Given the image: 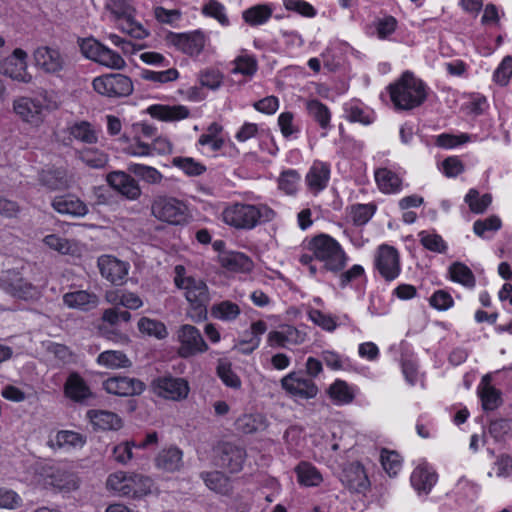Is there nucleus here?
Wrapping results in <instances>:
<instances>
[{
	"label": "nucleus",
	"mask_w": 512,
	"mask_h": 512,
	"mask_svg": "<svg viewBox=\"0 0 512 512\" xmlns=\"http://www.w3.org/2000/svg\"><path fill=\"white\" fill-rule=\"evenodd\" d=\"M391 100L397 109L410 110L421 105L426 97L425 84L411 72L406 71L401 78L389 86Z\"/></svg>",
	"instance_id": "1"
},
{
	"label": "nucleus",
	"mask_w": 512,
	"mask_h": 512,
	"mask_svg": "<svg viewBox=\"0 0 512 512\" xmlns=\"http://www.w3.org/2000/svg\"><path fill=\"white\" fill-rule=\"evenodd\" d=\"M223 221L236 229L250 230L261 222H269L274 219L275 212L266 205L235 204L226 208L223 213Z\"/></svg>",
	"instance_id": "2"
},
{
	"label": "nucleus",
	"mask_w": 512,
	"mask_h": 512,
	"mask_svg": "<svg viewBox=\"0 0 512 512\" xmlns=\"http://www.w3.org/2000/svg\"><path fill=\"white\" fill-rule=\"evenodd\" d=\"M177 287L185 290V297L190 303L189 316L194 321H202L207 317V306L210 295L206 283L193 277H180L174 279Z\"/></svg>",
	"instance_id": "3"
},
{
	"label": "nucleus",
	"mask_w": 512,
	"mask_h": 512,
	"mask_svg": "<svg viewBox=\"0 0 512 512\" xmlns=\"http://www.w3.org/2000/svg\"><path fill=\"white\" fill-rule=\"evenodd\" d=\"M153 481L150 477L139 474L118 471L107 479V486L122 496L142 498L151 493Z\"/></svg>",
	"instance_id": "4"
},
{
	"label": "nucleus",
	"mask_w": 512,
	"mask_h": 512,
	"mask_svg": "<svg viewBox=\"0 0 512 512\" xmlns=\"http://www.w3.org/2000/svg\"><path fill=\"white\" fill-rule=\"evenodd\" d=\"M315 257L325 263L324 268L332 272L341 271L347 262V256L340 244L327 234L315 236L310 241Z\"/></svg>",
	"instance_id": "5"
},
{
	"label": "nucleus",
	"mask_w": 512,
	"mask_h": 512,
	"mask_svg": "<svg viewBox=\"0 0 512 512\" xmlns=\"http://www.w3.org/2000/svg\"><path fill=\"white\" fill-rule=\"evenodd\" d=\"M105 8L115 20L120 21L119 28L135 39L148 36L147 30L134 19L135 9L126 0H107Z\"/></svg>",
	"instance_id": "6"
},
{
	"label": "nucleus",
	"mask_w": 512,
	"mask_h": 512,
	"mask_svg": "<svg viewBox=\"0 0 512 512\" xmlns=\"http://www.w3.org/2000/svg\"><path fill=\"white\" fill-rule=\"evenodd\" d=\"M151 211L157 219L173 225L185 222L187 216V206L173 197H157L152 203Z\"/></svg>",
	"instance_id": "7"
},
{
	"label": "nucleus",
	"mask_w": 512,
	"mask_h": 512,
	"mask_svg": "<svg viewBox=\"0 0 512 512\" xmlns=\"http://www.w3.org/2000/svg\"><path fill=\"white\" fill-rule=\"evenodd\" d=\"M92 84L97 93L108 97H125L133 91L130 78L118 73L97 77Z\"/></svg>",
	"instance_id": "8"
},
{
	"label": "nucleus",
	"mask_w": 512,
	"mask_h": 512,
	"mask_svg": "<svg viewBox=\"0 0 512 512\" xmlns=\"http://www.w3.org/2000/svg\"><path fill=\"white\" fill-rule=\"evenodd\" d=\"M82 53L89 59L101 65L113 69H122L125 66L124 59L116 52L99 43L96 40L88 39L82 42Z\"/></svg>",
	"instance_id": "9"
},
{
	"label": "nucleus",
	"mask_w": 512,
	"mask_h": 512,
	"mask_svg": "<svg viewBox=\"0 0 512 512\" xmlns=\"http://www.w3.org/2000/svg\"><path fill=\"white\" fill-rule=\"evenodd\" d=\"M178 340L181 344L178 349V354L183 358H189L208 350V345L204 341L200 331L192 325L185 324L180 327Z\"/></svg>",
	"instance_id": "10"
},
{
	"label": "nucleus",
	"mask_w": 512,
	"mask_h": 512,
	"mask_svg": "<svg viewBox=\"0 0 512 512\" xmlns=\"http://www.w3.org/2000/svg\"><path fill=\"white\" fill-rule=\"evenodd\" d=\"M151 386L156 395L174 401L185 399L189 393L188 382L183 378L158 377L152 381Z\"/></svg>",
	"instance_id": "11"
},
{
	"label": "nucleus",
	"mask_w": 512,
	"mask_h": 512,
	"mask_svg": "<svg viewBox=\"0 0 512 512\" xmlns=\"http://www.w3.org/2000/svg\"><path fill=\"white\" fill-rule=\"evenodd\" d=\"M26 58L27 53L24 50L15 49L11 56L0 61V74L18 82H31L32 76L27 72Z\"/></svg>",
	"instance_id": "12"
},
{
	"label": "nucleus",
	"mask_w": 512,
	"mask_h": 512,
	"mask_svg": "<svg viewBox=\"0 0 512 512\" xmlns=\"http://www.w3.org/2000/svg\"><path fill=\"white\" fill-rule=\"evenodd\" d=\"M217 465L231 473L239 472L246 457L244 448L231 442H222L217 448Z\"/></svg>",
	"instance_id": "13"
},
{
	"label": "nucleus",
	"mask_w": 512,
	"mask_h": 512,
	"mask_svg": "<svg viewBox=\"0 0 512 512\" xmlns=\"http://www.w3.org/2000/svg\"><path fill=\"white\" fill-rule=\"evenodd\" d=\"M282 388L289 394L302 399L314 398L318 393L315 383L299 372H291L281 380Z\"/></svg>",
	"instance_id": "14"
},
{
	"label": "nucleus",
	"mask_w": 512,
	"mask_h": 512,
	"mask_svg": "<svg viewBox=\"0 0 512 512\" xmlns=\"http://www.w3.org/2000/svg\"><path fill=\"white\" fill-rule=\"evenodd\" d=\"M375 265L381 276L386 280L395 279L400 272L397 250L389 245L380 246L375 259Z\"/></svg>",
	"instance_id": "15"
},
{
	"label": "nucleus",
	"mask_w": 512,
	"mask_h": 512,
	"mask_svg": "<svg viewBox=\"0 0 512 512\" xmlns=\"http://www.w3.org/2000/svg\"><path fill=\"white\" fill-rule=\"evenodd\" d=\"M104 389L117 396L140 395L145 390V384L137 379L126 376H115L103 382Z\"/></svg>",
	"instance_id": "16"
},
{
	"label": "nucleus",
	"mask_w": 512,
	"mask_h": 512,
	"mask_svg": "<svg viewBox=\"0 0 512 512\" xmlns=\"http://www.w3.org/2000/svg\"><path fill=\"white\" fill-rule=\"evenodd\" d=\"M166 40L183 53L189 55H198L203 50L205 44V37L200 31L181 34L170 32L166 36Z\"/></svg>",
	"instance_id": "17"
},
{
	"label": "nucleus",
	"mask_w": 512,
	"mask_h": 512,
	"mask_svg": "<svg viewBox=\"0 0 512 512\" xmlns=\"http://www.w3.org/2000/svg\"><path fill=\"white\" fill-rule=\"evenodd\" d=\"M102 277L114 285H121L128 274V265L110 255H102L97 261Z\"/></svg>",
	"instance_id": "18"
},
{
	"label": "nucleus",
	"mask_w": 512,
	"mask_h": 512,
	"mask_svg": "<svg viewBox=\"0 0 512 512\" xmlns=\"http://www.w3.org/2000/svg\"><path fill=\"white\" fill-rule=\"evenodd\" d=\"M39 183L50 191L65 190L71 185L72 178L64 167L43 169L38 175Z\"/></svg>",
	"instance_id": "19"
},
{
	"label": "nucleus",
	"mask_w": 512,
	"mask_h": 512,
	"mask_svg": "<svg viewBox=\"0 0 512 512\" xmlns=\"http://www.w3.org/2000/svg\"><path fill=\"white\" fill-rule=\"evenodd\" d=\"M340 479L343 485L352 492L362 493L369 487L368 477L359 463H351L345 467Z\"/></svg>",
	"instance_id": "20"
},
{
	"label": "nucleus",
	"mask_w": 512,
	"mask_h": 512,
	"mask_svg": "<svg viewBox=\"0 0 512 512\" xmlns=\"http://www.w3.org/2000/svg\"><path fill=\"white\" fill-rule=\"evenodd\" d=\"M107 181L113 189L130 200H135L141 195L137 181L125 172H111L107 176Z\"/></svg>",
	"instance_id": "21"
},
{
	"label": "nucleus",
	"mask_w": 512,
	"mask_h": 512,
	"mask_svg": "<svg viewBox=\"0 0 512 512\" xmlns=\"http://www.w3.org/2000/svg\"><path fill=\"white\" fill-rule=\"evenodd\" d=\"M13 109L25 122L38 124L42 121L43 105L40 100L29 97H19L14 100Z\"/></svg>",
	"instance_id": "22"
},
{
	"label": "nucleus",
	"mask_w": 512,
	"mask_h": 512,
	"mask_svg": "<svg viewBox=\"0 0 512 512\" xmlns=\"http://www.w3.org/2000/svg\"><path fill=\"white\" fill-rule=\"evenodd\" d=\"M3 285L8 293L20 299L26 300L37 294L36 287L16 271L8 272Z\"/></svg>",
	"instance_id": "23"
},
{
	"label": "nucleus",
	"mask_w": 512,
	"mask_h": 512,
	"mask_svg": "<svg viewBox=\"0 0 512 512\" xmlns=\"http://www.w3.org/2000/svg\"><path fill=\"white\" fill-rule=\"evenodd\" d=\"M36 64L47 73H57L63 69L64 59L59 50L43 46L34 52Z\"/></svg>",
	"instance_id": "24"
},
{
	"label": "nucleus",
	"mask_w": 512,
	"mask_h": 512,
	"mask_svg": "<svg viewBox=\"0 0 512 512\" xmlns=\"http://www.w3.org/2000/svg\"><path fill=\"white\" fill-rule=\"evenodd\" d=\"M52 207L60 214L74 217H81L88 213L86 204L72 195L55 197Z\"/></svg>",
	"instance_id": "25"
},
{
	"label": "nucleus",
	"mask_w": 512,
	"mask_h": 512,
	"mask_svg": "<svg viewBox=\"0 0 512 512\" xmlns=\"http://www.w3.org/2000/svg\"><path fill=\"white\" fill-rule=\"evenodd\" d=\"M329 177V165L323 162H315L307 173L305 181L309 190L317 194L326 188Z\"/></svg>",
	"instance_id": "26"
},
{
	"label": "nucleus",
	"mask_w": 512,
	"mask_h": 512,
	"mask_svg": "<svg viewBox=\"0 0 512 512\" xmlns=\"http://www.w3.org/2000/svg\"><path fill=\"white\" fill-rule=\"evenodd\" d=\"M63 302L69 308L90 310L98 305L99 298L94 293H90L85 290H78L64 294Z\"/></svg>",
	"instance_id": "27"
},
{
	"label": "nucleus",
	"mask_w": 512,
	"mask_h": 512,
	"mask_svg": "<svg viewBox=\"0 0 512 512\" xmlns=\"http://www.w3.org/2000/svg\"><path fill=\"white\" fill-rule=\"evenodd\" d=\"M411 484L419 492L428 493L437 481V475L426 464L418 465L411 474Z\"/></svg>",
	"instance_id": "28"
},
{
	"label": "nucleus",
	"mask_w": 512,
	"mask_h": 512,
	"mask_svg": "<svg viewBox=\"0 0 512 512\" xmlns=\"http://www.w3.org/2000/svg\"><path fill=\"white\" fill-rule=\"evenodd\" d=\"M147 111L153 118L161 121H178L189 116V109L183 105H152Z\"/></svg>",
	"instance_id": "29"
},
{
	"label": "nucleus",
	"mask_w": 512,
	"mask_h": 512,
	"mask_svg": "<svg viewBox=\"0 0 512 512\" xmlns=\"http://www.w3.org/2000/svg\"><path fill=\"white\" fill-rule=\"evenodd\" d=\"M85 438L74 431H58L53 438H49L47 444L52 449H71L82 447L85 444Z\"/></svg>",
	"instance_id": "30"
},
{
	"label": "nucleus",
	"mask_w": 512,
	"mask_h": 512,
	"mask_svg": "<svg viewBox=\"0 0 512 512\" xmlns=\"http://www.w3.org/2000/svg\"><path fill=\"white\" fill-rule=\"evenodd\" d=\"M222 267L233 272H248L252 269L251 259L240 252H226L219 256Z\"/></svg>",
	"instance_id": "31"
},
{
	"label": "nucleus",
	"mask_w": 512,
	"mask_h": 512,
	"mask_svg": "<svg viewBox=\"0 0 512 512\" xmlns=\"http://www.w3.org/2000/svg\"><path fill=\"white\" fill-rule=\"evenodd\" d=\"M156 465L167 472L178 471L183 465L182 451L176 447L162 450L156 457Z\"/></svg>",
	"instance_id": "32"
},
{
	"label": "nucleus",
	"mask_w": 512,
	"mask_h": 512,
	"mask_svg": "<svg viewBox=\"0 0 512 512\" xmlns=\"http://www.w3.org/2000/svg\"><path fill=\"white\" fill-rule=\"evenodd\" d=\"M94 426L102 430H118L122 427L121 418L110 411L91 410L88 412Z\"/></svg>",
	"instance_id": "33"
},
{
	"label": "nucleus",
	"mask_w": 512,
	"mask_h": 512,
	"mask_svg": "<svg viewBox=\"0 0 512 512\" xmlns=\"http://www.w3.org/2000/svg\"><path fill=\"white\" fill-rule=\"evenodd\" d=\"M97 363L108 369L130 368L132 366V362L127 355L119 350L103 351L98 355Z\"/></svg>",
	"instance_id": "34"
},
{
	"label": "nucleus",
	"mask_w": 512,
	"mask_h": 512,
	"mask_svg": "<svg viewBox=\"0 0 512 512\" xmlns=\"http://www.w3.org/2000/svg\"><path fill=\"white\" fill-rule=\"evenodd\" d=\"M67 397L74 401H82L90 396V390L85 381L77 374L72 373L64 386Z\"/></svg>",
	"instance_id": "35"
},
{
	"label": "nucleus",
	"mask_w": 512,
	"mask_h": 512,
	"mask_svg": "<svg viewBox=\"0 0 512 512\" xmlns=\"http://www.w3.org/2000/svg\"><path fill=\"white\" fill-rule=\"evenodd\" d=\"M375 180L379 189L384 193L398 192L402 183L399 176L387 168L377 169L375 171Z\"/></svg>",
	"instance_id": "36"
},
{
	"label": "nucleus",
	"mask_w": 512,
	"mask_h": 512,
	"mask_svg": "<svg viewBox=\"0 0 512 512\" xmlns=\"http://www.w3.org/2000/svg\"><path fill=\"white\" fill-rule=\"evenodd\" d=\"M200 477L207 488L216 493L225 495L231 490L229 478L220 471L201 472Z\"/></svg>",
	"instance_id": "37"
},
{
	"label": "nucleus",
	"mask_w": 512,
	"mask_h": 512,
	"mask_svg": "<svg viewBox=\"0 0 512 512\" xmlns=\"http://www.w3.org/2000/svg\"><path fill=\"white\" fill-rule=\"evenodd\" d=\"M236 428L244 434H252L266 428L265 418L260 414H246L236 420Z\"/></svg>",
	"instance_id": "38"
},
{
	"label": "nucleus",
	"mask_w": 512,
	"mask_h": 512,
	"mask_svg": "<svg viewBox=\"0 0 512 512\" xmlns=\"http://www.w3.org/2000/svg\"><path fill=\"white\" fill-rule=\"evenodd\" d=\"M271 16L272 9L266 4L252 6L242 13L244 21L251 26L264 24Z\"/></svg>",
	"instance_id": "39"
},
{
	"label": "nucleus",
	"mask_w": 512,
	"mask_h": 512,
	"mask_svg": "<svg viewBox=\"0 0 512 512\" xmlns=\"http://www.w3.org/2000/svg\"><path fill=\"white\" fill-rule=\"evenodd\" d=\"M69 134L83 143L94 144L98 141L97 132L87 121L76 122L68 128Z\"/></svg>",
	"instance_id": "40"
},
{
	"label": "nucleus",
	"mask_w": 512,
	"mask_h": 512,
	"mask_svg": "<svg viewBox=\"0 0 512 512\" xmlns=\"http://www.w3.org/2000/svg\"><path fill=\"white\" fill-rule=\"evenodd\" d=\"M77 157L88 167L93 169L104 168L108 163V156L96 148H85L77 152Z\"/></svg>",
	"instance_id": "41"
},
{
	"label": "nucleus",
	"mask_w": 512,
	"mask_h": 512,
	"mask_svg": "<svg viewBox=\"0 0 512 512\" xmlns=\"http://www.w3.org/2000/svg\"><path fill=\"white\" fill-rule=\"evenodd\" d=\"M449 274L454 282L469 288L475 286V277L471 269L461 262L453 263L449 268Z\"/></svg>",
	"instance_id": "42"
},
{
	"label": "nucleus",
	"mask_w": 512,
	"mask_h": 512,
	"mask_svg": "<svg viewBox=\"0 0 512 512\" xmlns=\"http://www.w3.org/2000/svg\"><path fill=\"white\" fill-rule=\"evenodd\" d=\"M296 473L299 482L305 486H317L322 481L320 472L307 462H301L296 467Z\"/></svg>",
	"instance_id": "43"
},
{
	"label": "nucleus",
	"mask_w": 512,
	"mask_h": 512,
	"mask_svg": "<svg viewBox=\"0 0 512 512\" xmlns=\"http://www.w3.org/2000/svg\"><path fill=\"white\" fill-rule=\"evenodd\" d=\"M138 329L141 333L157 339H164L168 335L166 326L162 322L147 317L139 320Z\"/></svg>",
	"instance_id": "44"
},
{
	"label": "nucleus",
	"mask_w": 512,
	"mask_h": 512,
	"mask_svg": "<svg viewBox=\"0 0 512 512\" xmlns=\"http://www.w3.org/2000/svg\"><path fill=\"white\" fill-rule=\"evenodd\" d=\"M211 313L217 319L231 321L238 317L240 308L231 301H222L212 307Z\"/></svg>",
	"instance_id": "45"
},
{
	"label": "nucleus",
	"mask_w": 512,
	"mask_h": 512,
	"mask_svg": "<svg viewBox=\"0 0 512 512\" xmlns=\"http://www.w3.org/2000/svg\"><path fill=\"white\" fill-rule=\"evenodd\" d=\"M478 394L482 401V407L484 410H494L502 402L501 393L499 390L491 385L478 388Z\"/></svg>",
	"instance_id": "46"
},
{
	"label": "nucleus",
	"mask_w": 512,
	"mask_h": 512,
	"mask_svg": "<svg viewBox=\"0 0 512 512\" xmlns=\"http://www.w3.org/2000/svg\"><path fill=\"white\" fill-rule=\"evenodd\" d=\"M307 110L311 117L319 123L322 128H327L330 123V112L326 105L318 100L307 102Z\"/></svg>",
	"instance_id": "47"
},
{
	"label": "nucleus",
	"mask_w": 512,
	"mask_h": 512,
	"mask_svg": "<svg viewBox=\"0 0 512 512\" xmlns=\"http://www.w3.org/2000/svg\"><path fill=\"white\" fill-rule=\"evenodd\" d=\"M465 202L469 205L472 212L480 214L491 204L492 196L490 194H484L479 197V192L476 189H470L465 196Z\"/></svg>",
	"instance_id": "48"
},
{
	"label": "nucleus",
	"mask_w": 512,
	"mask_h": 512,
	"mask_svg": "<svg viewBox=\"0 0 512 512\" xmlns=\"http://www.w3.org/2000/svg\"><path fill=\"white\" fill-rule=\"evenodd\" d=\"M420 243L432 252L436 253H445L447 250V245L443 238L436 233H429L427 231H421L418 234Z\"/></svg>",
	"instance_id": "49"
},
{
	"label": "nucleus",
	"mask_w": 512,
	"mask_h": 512,
	"mask_svg": "<svg viewBox=\"0 0 512 512\" xmlns=\"http://www.w3.org/2000/svg\"><path fill=\"white\" fill-rule=\"evenodd\" d=\"M128 171L151 184L159 183L162 180V174L151 166L133 163L128 166Z\"/></svg>",
	"instance_id": "50"
},
{
	"label": "nucleus",
	"mask_w": 512,
	"mask_h": 512,
	"mask_svg": "<svg viewBox=\"0 0 512 512\" xmlns=\"http://www.w3.org/2000/svg\"><path fill=\"white\" fill-rule=\"evenodd\" d=\"M330 396L339 403L348 404L352 402L354 395L349 385L342 380L335 381L329 388Z\"/></svg>",
	"instance_id": "51"
},
{
	"label": "nucleus",
	"mask_w": 512,
	"mask_h": 512,
	"mask_svg": "<svg viewBox=\"0 0 512 512\" xmlns=\"http://www.w3.org/2000/svg\"><path fill=\"white\" fill-rule=\"evenodd\" d=\"M172 164L182 169L189 176H198L206 170L204 165L189 157H175Z\"/></svg>",
	"instance_id": "52"
},
{
	"label": "nucleus",
	"mask_w": 512,
	"mask_h": 512,
	"mask_svg": "<svg viewBox=\"0 0 512 512\" xmlns=\"http://www.w3.org/2000/svg\"><path fill=\"white\" fill-rule=\"evenodd\" d=\"M300 175L295 170H287L282 172L279 177V188L288 195H293L297 191Z\"/></svg>",
	"instance_id": "53"
},
{
	"label": "nucleus",
	"mask_w": 512,
	"mask_h": 512,
	"mask_svg": "<svg viewBox=\"0 0 512 512\" xmlns=\"http://www.w3.org/2000/svg\"><path fill=\"white\" fill-rule=\"evenodd\" d=\"M53 484L62 490H75L78 488V479L74 473L57 470L53 475Z\"/></svg>",
	"instance_id": "54"
},
{
	"label": "nucleus",
	"mask_w": 512,
	"mask_h": 512,
	"mask_svg": "<svg viewBox=\"0 0 512 512\" xmlns=\"http://www.w3.org/2000/svg\"><path fill=\"white\" fill-rule=\"evenodd\" d=\"M101 319L111 326H117L120 322H129L131 314L127 310L121 309L119 306H114L104 310Z\"/></svg>",
	"instance_id": "55"
},
{
	"label": "nucleus",
	"mask_w": 512,
	"mask_h": 512,
	"mask_svg": "<svg viewBox=\"0 0 512 512\" xmlns=\"http://www.w3.org/2000/svg\"><path fill=\"white\" fill-rule=\"evenodd\" d=\"M381 463L389 476H396L401 468L400 456L396 452L383 450L381 453Z\"/></svg>",
	"instance_id": "56"
},
{
	"label": "nucleus",
	"mask_w": 512,
	"mask_h": 512,
	"mask_svg": "<svg viewBox=\"0 0 512 512\" xmlns=\"http://www.w3.org/2000/svg\"><path fill=\"white\" fill-rule=\"evenodd\" d=\"M235 67L233 73H240L247 76H252L257 70V62L251 56H239L234 60Z\"/></svg>",
	"instance_id": "57"
},
{
	"label": "nucleus",
	"mask_w": 512,
	"mask_h": 512,
	"mask_svg": "<svg viewBox=\"0 0 512 512\" xmlns=\"http://www.w3.org/2000/svg\"><path fill=\"white\" fill-rule=\"evenodd\" d=\"M512 431V419H497L490 422L489 433L495 440H501Z\"/></svg>",
	"instance_id": "58"
},
{
	"label": "nucleus",
	"mask_w": 512,
	"mask_h": 512,
	"mask_svg": "<svg viewBox=\"0 0 512 512\" xmlns=\"http://www.w3.org/2000/svg\"><path fill=\"white\" fill-rule=\"evenodd\" d=\"M501 227V220L499 217L493 215L484 220H477L474 222L473 230L476 235L485 237L487 231H497Z\"/></svg>",
	"instance_id": "59"
},
{
	"label": "nucleus",
	"mask_w": 512,
	"mask_h": 512,
	"mask_svg": "<svg viewBox=\"0 0 512 512\" xmlns=\"http://www.w3.org/2000/svg\"><path fill=\"white\" fill-rule=\"evenodd\" d=\"M43 241L50 249L58 251L61 254H69L72 252V243L68 239L56 234L47 235Z\"/></svg>",
	"instance_id": "60"
},
{
	"label": "nucleus",
	"mask_w": 512,
	"mask_h": 512,
	"mask_svg": "<svg viewBox=\"0 0 512 512\" xmlns=\"http://www.w3.org/2000/svg\"><path fill=\"white\" fill-rule=\"evenodd\" d=\"M203 14L217 19L222 25H228L229 19L225 14L224 6L216 1L210 0L202 9Z\"/></svg>",
	"instance_id": "61"
},
{
	"label": "nucleus",
	"mask_w": 512,
	"mask_h": 512,
	"mask_svg": "<svg viewBox=\"0 0 512 512\" xmlns=\"http://www.w3.org/2000/svg\"><path fill=\"white\" fill-rule=\"evenodd\" d=\"M217 374L228 387L236 389L241 386V381L239 377L232 371L230 364L220 362L217 367Z\"/></svg>",
	"instance_id": "62"
},
{
	"label": "nucleus",
	"mask_w": 512,
	"mask_h": 512,
	"mask_svg": "<svg viewBox=\"0 0 512 512\" xmlns=\"http://www.w3.org/2000/svg\"><path fill=\"white\" fill-rule=\"evenodd\" d=\"M309 318L314 324L330 332L334 331L337 327L336 321L332 316L326 315L318 309H311L309 311Z\"/></svg>",
	"instance_id": "63"
},
{
	"label": "nucleus",
	"mask_w": 512,
	"mask_h": 512,
	"mask_svg": "<svg viewBox=\"0 0 512 512\" xmlns=\"http://www.w3.org/2000/svg\"><path fill=\"white\" fill-rule=\"evenodd\" d=\"M512 76V57L506 56L499 67L494 72V80L497 84L505 86L509 83L510 77Z\"/></svg>",
	"instance_id": "64"
}]
</instances>
